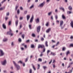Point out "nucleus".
I'll return each instance as SVG.
<instances>
[{
  "label": "nucleus",
  "mask_w": 73,
  "mask_h": 73,
  "mask_svg": "<svg viewBox=\"0 0 73 73\" xmlns=\"http://www.w3.org/2000/svg\"><path fill=\"white\" fill-rule=\"evenodd\" d=\"M45 2L44 1L42 3H41L40 4H39L38 7L39 8H42L45 5Z\"/></svg>",
  "instance_id": "1"
},
{
  "label": "nucleus",
  "mask_w": 73,
  "mask_h": 73,
  "mask_svg": "<svg viewBox=\"0 0 73 73\" xmlns=\"http://www.w3.org/2000/svg\"><path fill=\"white\" fill-rule=\"evenodd\" d=\"M5 55V52L1 50H0V57H3Z\"/></svg>",
  "instance_id": "2"
},
{
  "label": "nucleus",
  "mask_w": 73,
  "mask_h": 73,
  "mask_svg": "<svg viewBox=\"0 0 73 73\" xmlns=\"http://www.w3.org/2000/svg\"><path fill=\"white\" fill-rule=\"evenodd\" d=\"M13 63L14 65H15V66H16L17 69V70H19V69H20V66L18 64H16V62H15L14 61H13Z\"/></svg>",
  "instance_id": "3"
},
{
  "label": "nucleus",
  "mask_w": 73,
  "mask_h": 73,
  "mask_svg": "<svg viewBox=\"0 0 73 73\" xmlns=\"http://www.w3.org/2000/svg\"><path fill=\"white\" fill-rule=\"evenodd\" d=\"M41 29V26H39L36 28V31L38 33H39L40 31V29Z\"/></svg>",
  "instance_id": "4"
},
{
  "label": "nucleus",
  "mask_w": 73,
  "mask_h": 73,
  "mask_svg": "<svg viewBox=\"0 0 73 73\" xmlns=\"http://www.w3.org/2000/svg\"><path fill=\"white\" fill-rule=\"evenodd\" d=\"M1 64L3 65H5L7 64V60H4L1 62Z\"/></svg>",
  "instance_id": "5"
},
{
  "label": "nucleus",
  "mask_w": 73,
  "mask_h": 73,
  "mask_svg": "<svg viewBox=\"0 0 73 73\" xmlns=\"http://www.w3.org/2000/svg\"><path fill=\"white\" fill-rule=\"evenodd\" d=\"M35 21L36 23L37 24H38V23H40V19L38 18L36 19H35Z\"/></svg>",
  "instance_id": "6"
},
{
  "label": "nucleus",
  "mask_w": 73,
  "mask_h": 73,
  "mask_svg": "<svg viewBox=\"0 0 73 73\" xmlns=\"http://www.w3.org/2000/svg\"><path fill=\"white\" fill-rule=\"evenodd\" d=\"M30 17H31L30 15H27L26 16V19L27 21H29V19H30Z\"/></svg>",
  "instance_id": "7"
},
{
  "label": "nucleus",
  "mask_w": 73,
  "mask_h": 73,
  "mask_svg": "<svg viewBox=\"0 0 73 73\" xmlns=\"http://www.w3.org/2000/svg\"><path fill=\"white\" fill-rule=\"evenodd\" d=\"M2 27L3 29H7L6 25H5V24L4 23L2 25Z\"/></svg>",
  "instance_id": "8"
},
{
  "label": "nucleus",
  "mask_w": 73,
  "mask_h": 73,
  "mask_svg": "<svg viewBox=\"0 0 73 73\" xmlns=\"http://www.w3.org/2000/svg\"><path fill=\"white\" fill-rule=\"evenodd\" d=\"M45 46L44 45H42L39 44L38 45V48H42L43 47L44 48Z\"/></svg>",
  "instance_id": "9"
},
{
  "label": "nucleus",
  "mask_w": 73,
  "mask_h": 73,
  "mask_svg": "<svg viewBox=\"0 0 73 73\" xmlns=\"http://www.w3.org/2000/svg\"><path fill=\"white\" fill-rule=\"evenodd\" d=\"M50 31H51V29L50 28H48L46 30V32L47 33H49V32H50Z\"/></svg>",
  "instance_id": "10"
},
{
  "label": "nucleus",
  "mask_w": 73,
  "mask_h": 73,
  "mask_svg": "<svg viewBox=\"0 0 73 73\" xmlns=\"http://www.w3.org/2000/svg\"><path fill=\"white\" fill-rule=\"evenodd\" d=\"M8 41V39L7 38H4L3 39V41L6 42Z\"/></svg>",
  "instance_id": "11"
},
{
  "label": "nucleus",
  "mask_w": 73,
  "mask_h": 73,
  "mask_svg": "<svg viewBox=\"0 0 73 73\" xmlns=\"http://www.w3.org/2000/svg\"><path fill=\"white\" fill-rule=\"evenodd\" d=\"M33 16H32L31 17V19H30V22L31 23H32V21H33Z\"/></svg>",
  "instance_id": "12"
},
{
  "label": "nucleus",
  "mask_w": 73,
  "mask_h": 73,
  "mask_svg": "<svg viewBox=\"0 0 73 73\" xmlns=\"http://www.w3.org/2000/svg\"><path fill=\"white\" fill-rule=\"evenodd\" d=\"M63 23H64V22H63V21H60V26H62V25H63Z\"/></svg>",
  "instance_id": "13"
},
{
  "label": "nucleus",
  "mask_w": 73,
  "mask_h": 73,
  "mask_svg": "<svg viewBox=\"0 0 73 73\" xmlns=\"http://www.w3.org/2000/svg\"><path fill=\"white\" fill-rule=\"evenodd\" d=\"M18 23H19V21L18 20H17L15 21V25L16 27H17V25H18Z\"/></svg>",
  "instance_id": "14"
},
{
  "label": "nucleus",
  "mask_w": 73,
  "mask_h": 73,
  "mask_svg": "<svg viewBox=\"0 0 73 73\" xmlns=\"http://www.w3.org/2000/svg\"><path fill=\"white\" fill-rule=\"evenodd\" d=\"M5 9V6H4L3 7H1L0 8V11H2L3 10H4Z\"/></svg>",
  "instance_id": "15"
},
{
  "label": "nucleus",
  "mask_w": 73,
  "mask_h": 73,
  "mask_svg": "<svg viewBox=\"0 0 73 73\" xmlns=\"http://www.w3.org/2000/svg\"><path fill=\"white\" fill-rule=\"evenodd\" d=\"M70 24H71V27H72V28H73V21H71Z\"/></svg>",
  "instance_id": "16"
},
{
  "label": "nucleus",
  "mask_w": 73,
  "mask_h": 73,
  "mask_svg": "<svg viewBox=\"0 0 73 73\" xmlns=\"http://www.w3.org/2000/svg\"><path fill=\"white\" fill-rule=\"evenodd\" d=\"M19 8V5H16L15 7V11H17V9Z\"/></svg>",
  "instance_id": "17"
},
{
  "label": "nucleus",
  "mask_w": 73,
  "mask_h": 73,
  "mask_svg": "<svg viewBox=\"0 0 73 73\" xmlns=\"http://www.w3.org/2000/svg\"><path fill=\"white\" fill-rule=\"evenodd\" d=\"M62 17L63 19H65V17L64 15L62 14Z\"/></svg>",
  "instance_id": "18"
},
{
  "label": "nucleus",
  "mask_w": 73,
  "mask_h": 73,
  "mask_svg": "<svg viewBox=\"0 0 73 73\" xmlns=\"http://www.w3.org/2000/svg\"><path fill=\"white\" fill-rule=\"evenodd\" d=\"M72 12L71 11H67V13L68 14V15L71 14Z\"/></svg>",
  "instance_id": "19"
},
{
  "label": "nucleus",
  "mask_w": 73,
  "mask_h": 73,
  "mask_svg": "<svg viewBox=\"0 0 73 73\" xmlns=\"http://www.w3.org/2000/svg\"><path fill=\"white\" fill-rule=\"evenodd\" d=\"M18 64H20V63L21 64H23V61H22V60H20L18 61Z\"/></svg>",
  "instance_id": "20"
},
{
  "label": "nucleus",
  "mask_w": 73,
  "mask_h": 73,
  "mask_svg": "<svg viewBox=\"0 0 73 73\" xmlns=\"http://www.w3.org/2000/svg\"><path fill=\"white\" fill-rule=\"evenodd\" d=\"M45 45L47 47H48V42L47 41L45 43Z\"/></svg>",
  "instance_id": "21"
},
{
  "label": "nucleus",
  "mask_w": 73,
  "mask_h": 73,
  "mask_svg": "<svg viewBox=\"0 0 73 73\" xmlns=\"http://www.w3.org/2000/svg\"><path fill=\"white\" fill-rule=\"evenodd\" d=\"M23 19H24V17H19V20H22Z\"/></svg>",
  "instance_id": "22"
},
{
  "label": "nucleus",
  "mask_w": 73,
  "mask_h": 73,
  "mask_svg": "<svg viewBox=\"0 0 73 73\" xmlns=\"http://www.w3.org/2000/svg\"><path fill=\"white\" fill-rule=\"evenodd\" d=\"M52 13V12H50L48 13V16H50L51 15Z\"/></svg>",
  "instance_id": "23"
},
{
  "label": "nucleus",
  "mask_w": 73,
  "mask_h": 73,
  "mask_svg": "<svg viewBox=\"0 0 73 73\" xmlns=\"http://www.w3.org/2000/svg\"><path fill=\"white\" fill-rule=\"evenodd\" d=\"M68 9L70 10H72V7L70 6L68 7Z\"/></svg>",
  "instance_id": "24"
},
{
  "label": "nucleus",
  "mask_w": 73,
  "mask_h": 73,
  "mask_svg": "<svg viewBox=\"0 0 73 73\" xmlns=\"http://www.w3.org/2000/svg\"><path fill=\"white\" fill-rule=\"evenodd\" d=\"M70 53V51H68L66 53V56H68V54Z\"/></svg>",
  "instance_id": "25"
},
{
  "label": "nucleus",
  "mask_w": 73,
  "mask_h": 73,
  "mask_svg": "<svg viewBox=\"0 0 73 73\" xmlns=\"http://www.w3.org/2000/svg\"><path fill=\"white\" fill-rule=\"evenodd\" d=\"M9 16V12L6 13V16Z\"/></svg>",
  "instance_id": "26"
},
{
  "label": "nucleus",
  "mask_w": 73,
  "mask_h": 73,
  "mask_svg": "<svg viewBox=\"0 0 73 73\" xmlns=\"http://www.w3.org/2000/svg\"><path fill=\"white\" fill-rule=\"evenodd\" d=\"M33 7H34V5H32L31 6H30V9H32V8H33Z\"/></svg>",
  "instance_id": "27"
},
{
  "label": "nucleus",
  "mask_w": 73,
  "mask_h": 73,
  "mask_svg": "<svg viewBox=\"0 0 73 73\" xmlns=\"http://www.w3.org/2000/svg\"><path fill=\"white\" fill-rule=\"evenodd\" d=\"M49 22H47L46 23V27H48V26L49 25Z\"/></svg>",
  "instance_id": "28"
},
{
  "label": "nucleus",
  "mask_w": 73,
  "mask_h": 73,
  "mask_svg": "<svg viewBox=\"0 0 73 73\" xmlns=\"http://www.w3.org/2000/svg\"><path fill=\"white\" fill-rule=\"evenodd\" d=\"M55 19L57 20L58 19V16H57V15H55Z\"/></svg>",
  "instance_id": "29"
},
{
  "label": "nucleus",
  "mask_w": 73,
  "mask_h": 73,
  "mask_svg": "<svg viewBox=\"0 0 73 73\" xmlns=\"http://www.w3.org/2000/svg\"><path fill=\"white\" fill-rule=\"evenodd\" d=\"M22 37L23 38H24V37H25V35L24 34H23L22 35Z\"/></svg>",
  "instance_id": "30"
},
{
  "label": "nucleus",
  "mask_w": 73,
  "mask_h": 73,
  "mask_svg": "<svg viewBox=\"0 0 73 73\" xmlns=\"http://www.w3.org/2000/svg\"><path fill=\"white\" fill-rule=\"evenodd\" d=\"M60 9H62V10H63V12H64L65 11V9H64V8L63 7H61L60 8Z\"/></svg>",
  "instance_id": "31"
},
{
  "label": "nucleus",
  "mask_w": 73,
  "mask_h": 73,
  "mask_svg": "<svg viewBox=\"0 0 73 73\" xmlns=\"http://www.w3.org/2000/svg\"><path fill=\"white\" fill-rule=\"evenodd\" d=\"M31 47L32 48H34V45L33 44H31Z\"/></svg>",
  "instance_id": "32"
},
{
  "label": "nucleus",
  "mask_w": 73,
  "mask_h": 73,
  "mask_svg": "<svg viewBox=\"0 0 73 73\" xmlns=\"http://www.w3.org/2000/svg\"><path fill=\"white\" fill-rule=\"evenodd\" d=\"M11 45V46H14V43H13V42H12Z\"/></svg>",
  "instance_id": "33"
},
{
  "label": "nucleus",
  "mask_w": 73,
  "mask_h": 73,
  "mask_svg": "<svg viewBox=\"0 0 73 73\" xmlns=\"http://www.w3.org/2000/svg\"><path fill=\"white\" fill-rule=\"evenodd\" d=\"M65 49H66V48H65V47H64L62 49V50H63V51H64V50H65Z\"/></svg>",
  "instance_id": "34"
},
{
  "label": "nucleus",
  "mask_w": 73,
  "mask_h": 73,
  "mask_svg": "<svg viewBox=\"0 0 73 73\" xmlns=\"http://www.w3.org/2000/svg\"><path fill=\"white\" fill-rule=\"evenodd\" d=\"M11 33L10 31L8 32L7 33V35H11Z\"/></svg>",
  "instance_id": "35"
},
{
  "label": "nucleus",
  "mask_w": 73,
  "mask_h": 73,
  "mask_svg": "<svg viewBox=\"0 0 73 73\" xmlns=\"http://www.w3.org/2000/svg\"><path fill=\"white\" fill-rule=\"evenodd\" d=\"M32 66H33V69H34V70H36V68H35V66H34V65H33Z\"/></svg>",
  "instance_id": "36"
},
{
  "label": "nucleus",
  "mask_w": 73,
  "mask_h": 73,
  "mask_svg": "<svg viewBox=\"0 0 73 73\" xmlns=\"http://www.w3.org/2000/svg\"><path fill=\"white\" fill-rule=\"evenodd\" d=\"M17 14H19L20 13V10L19 9H18L17 11Z\"/></svg>",
  "instance_id": "37"
},
{
  "label": "nucleus",
  "mask_w": 73,
  "mask_h": 73,
  "mask_svg": "<svg viewBox=\"0 0 73 73\" xmlns=\"http://www.w3.org/2000/svg\"><path fill=\"white\" fill-rule=\"evenodd\" d=\"M43 69H46V68H47V67H46L45 66H44L43 67Z\"/></svg>",
  "instance_id": "38"
},
{
  "label": "nucleus",
  "mask_w": 73,
  "mask_h": 73,
  "mask_svg": "<svg viewBox=\"0 0 73 73\" xmlns=\"http://www.w3.org/2000/svg\"><path fill=\"white\" fill-rule=\"evenodd\" d=\"M11 24V21H10L9 22L8 25H10Z\"/></svg>",
  "instance_id": "39"
},
{
  "label": "nucleus",
  "mask_w": 73,
  "mask_h": 73,
  "mask_svg": "<svg viewBox=\"0 0 73 73\" xmlns=\"http://www.w3.org/2000/svg\"><path fill=\"white\" fill-rule=\"evenodd\" d=\"M32 36L33 37H35V34H32Z\"/></svg>",
  "instance_id": "40"
},
{
  "label": "nucleus",
  "mask_w": 73,
  "mask_h": 73,
  "mask_svg": "<svg viewBox=\"0 0 73 73\" xmlns=\"http://www.w3.org/2000/svg\"><path fill=\"white\" fill-rule=\"evenodd\" d=\"M30 73H32V70L31 69H30V70H29Z\"/></svg>",
  "instance_id": "41"
},
{
  "label": "nucleus",
  "mask_w": 73,
  "mask_h": 73,
  "mask_svg": "<svg viewBox=\"0 0 73 73\" xmlns=\"http://www.w3.org/2000/svg\"><path fill=\"white\" fill-rule=\"evenodd\" d=\"M38 60L40 62H41V61H42V59L41 58H39Z\"/></svg>",
  "instance_id": "42"
},
{
  "label": "nucleus",
  "mask_w": 73,
  "mask_h": 73,
  "mask_svg": "<svg viewBox=\"0 0 73 73\" xmlns=\"http://www.w3.org/2000/svg\"><path fill=\"white\" fill-rule=\"evenodd\" d=\"M20 9L21 10H23V7H20Z\"/></svg>",
  "instance_id": "43"
},
{
  "label": "nucleus",
  "mask_w": 73,
  "mask_h": 73,
  "mask_svg": "<svg viewBox=\"0 0 73 73\" xmlns=\"http://www.w3.org/2000/svg\"><path fill=\"white\" fill-rule=\"evenodd\" d=\"M51 53L52 55H53V56H55L56 55V54L54 53L51 52Z\"/></svg>",
  "instance_id": "44"
},
{
  "label": "nucleus",
  "mask_w": 73,
  "mask_h": 73,
  "mask_svg": "<svg viewBox=\"0 0 73 73\" xmlns=\"http://www.w3.org/2000/svg\"><path fill=\"white\" fill-rule=\"evenodd\" d=\"M45 52V47H44L43 52Z\"/></svg>",
  "instance_id": "45"
},
{
  "label": "nucleus",
  "mask_w": 73,
  "mask_h": 73,
  "mask_svg": "<svg viewBox=\"0 0 73 73\" xmlns=\"http://www.w3.org/2000/svg\"><path fill=\"white\" fill-rule=\"evenodd\" d=\"M46 62H47L45 60V62H42V64H46Z\"/></svg>",
  "instance_id": "46"
},
{
  "label": "nucleus",
  "mask_w": 73,
  "mask_h": 73,
  "mask_svg": "<svg viewBox=\"0 0 73 73\" xmlns=\"http://www.w3.org/2000/svg\"><path fill=\"white\" fill-rule=\"evenodd\" d=\"M8 17H5V20H6V21H7V20H8Z\"/></svg>",
  "instance_id": "47"
},
{
  "label": "nucleus",
  "mask_w": 73,
  "mask_h": 73,
  "mask_svg": "<svg viewBox=\"0 0 73 73\" xmlns=\"http://www.w3.org/2000/svg\"><path fill=\"white\" fill-rule=\"evenodd\" d=\"M6 0H3V1L2 2H1V3H5V1H6Z\"/></svg>",
  "instance_id": "48"
},
{
  "label": "nucleus",
  "mask_w": 73,
  "mask_h": 73,
  "mask_svg": "<svg viewBox=\"0 0 73 73\" xmlns=\"http://www.w3.org/2000/svg\"><path fill=\"white\" fill-rule=\"evenodd\" d=\"M49 52H50V50H48L47 52V55H48V54H49Z\"/></svg>",
  "instance_id": "49"
},
{
  "label": "nucleus",
  "mask_w": 73,
  "mask_h": 73,
  "mask_svg": "<svg viewBox=\"0 0 73 73\" xmlns=\"http://www.w3.org/2000/svg\"><path fill=\"white\" fill-rule=\"evenodd\" d=\"M28 58H26L25 59V62H27V61H28Z\"/></svg>",
  "instance_id": "50"
},
{
  "label": "nucleus",
  "mask_w": 73,
  "mask_h": 73,
  "mask_svg": "<svg viewBox=\"0 0 73 73\" xmlns=\"http://www.w3.org/2000/svg\"><path fill=\"white\" fill-rule=\"evenodd\" d=\"M10 69H11V70H13V66H11L10 67Z\"/></svg>",
  "instance_id": "51"
},
{
  "label": "nucleus",
  "mask_w": 73,
  "mask_h": 73,
  "mask_svg": "<svg viewBox=\"0 0 73 73\" xmlns=\"http://www.w3.org/2000/svg\"><path fill=\"white\" fill-rule=\"evenodd\" d=\"M55 12L56 13H57V12H58V10L57 9H55Z\"/></svg>",
  "instance_id": "52"
},
{
  "label": "nucleus",
  "mask_w": 73,
  "mask_h": 73,
  "mask_svg": "<svg viewBox=\"0 0 73 73\" xmlns=\"http://www.w3.org/2000/svg\"><path fill=\"white\" fill-rule=\"evenodd\" d=\"M23 64V66H25V63L23 62V63H22Z\"/></svg>",
  "instance_id": "53"
},
{
  "label": "nucleus",
  "mask_w": 73,
  "mask_h": 73,
  "mask_svg": "<svg viewBox=\"0 0 73 73\" xmlns=\"http://www.w3.org/2000/svg\"><path fill=\"white\" fill-rule=\"evenodd\" d=\"M50 1V0H46V2L47 3H49Z\"/></svg>",
  "instance_id": "54"
},
{
  "label": "nucleus",
  "mask_w": 73,
  "mask_h": 73,
  "mask_svg": "<svg viewBox=\"0 0 73 73\" xmlns=\"http://www.w3.org/2000/svg\"><path fill=\"white\" fill-rule=\"evenodd\" d=\"M19 41H20V42L21 41V38H19Z\"/></svg>",
  "instance_id": "55"
},
{
  "label": "nucleus",
  "mask_w": 73,
  "mask_h": 73,
  "mask_svg": "<svg viewBox=\"0 0 73 73\" xmlns=\"http://www.w3.org/2000/svg\"><path fill=\"white\" fill-rule=\"evenodd\" d=\"M29 28L30 29H31V25H29Z\"/></svg>",
  "instance_id": "56"
},
{
  "label": "nucleus",
  "mask_w": 73,
  "mask_h": 73,
  "mask_svg": "<svg viewBox=\"0 0 73 73\" xmlns=\"http://www.w3.org/2000/svg\"><path fill=\"white\" fill-rule=\"evenodd\" d=\"M52 60H51L50 61L49 63V64H50L52 63Z\"/></svg>",
  "instance_id": "57"
},
{
  "label": "nucleus",
  "mask_w": 73,
  "mask_h": 73,
  "mask_svg": "<svg viewBox=\"0 0 73 73\" xmlns=\"http://www.w3.org/2000/svg\"><path fill=\"white\" fill-rule=\"evenodd\" d=\"M22 27V25H21V24L20 26V29H21V28Z\"/></svg>",
  "instance_id": "58"
},
{
  "label": "nucleus",
  "mask_w": 73,
  "mask_h": 73,
  "mask_svg": "<svg viewBox=\"0 0 73 73\" xmlns=\"http://www.w3.org/2000/svg\"><path fill=\"white\" fill-rule=\"evenodd\" d=\"M41 39L42 41H43L44 40V38L42 37L41 38Z\"/></svg>",
  "instance_id": "59"
},
{
  "label": "nucleus",
  "mask_w": 73,
  "mask_h": 73,
  "mask_svg": "<svg viewBox=\"0 0 73 73\" xmlns=\"http://www.w3.org/2000/svg\"><path fill=\"white\" fill-rule=\"evenodd\" d=\"M70 38L71 39H73V36H71L70 37Z\"/></svg>",
  "instance_id": "60"
},
{
  "label": "nucleus",
  "mask_w": 73,
  "mask_h": 73,
  "mask_svg": "<svg viewBox=\"0 0 73 73\" xmlns=\"http://www.w3.org/2000/svg\"><path fill=\"white\" fill-rule=\"evenodd\" d=\"M59 44V42H58L56 44V46H57V45H58Z\"/></svg>",
  "instance_id": "61"
},
{
  "label": "nucleus",
  "mask_w": 73,
  "mask_h": 73,
  "mask_svg": "<svg viewBox=\"0 0 73 73\" xmlns=\"http://www.w3.org/2000/svg\"><path fill=\"white\" fill-rule=\"evenodd\" d=\"M70 46H71L72 47H73V44H70Z\"/></svg>",
  "instance_id": "62"
},
{
  "label": "nucleus",
  "mask_w": 73,
  "mask_h": 73,
  "mask_svg": "<svg viewBox=\"0 0 73 73\" xmlns=\"http://www.w3.org/2000/svg\"><path fill=\"white\" fill-rule=\"evenodd\" d=\"M27 11H25L24 12V13L25 14H27Z\"/></svg>",
  "instance_id": "63"
},
{
  "label": "nucleus",
  "mask_w": 73,
  "mask_h": 73,
  "mask_svg": "<svg viewBox=\"0 0 73 73\" xmlns=\"http://www.w3.org/2000/svg\"><path fill=\"white\" fill-rule=\"evenodd\" d=\"M51 41H52V42H54V43H55V41L53 40H51Z\"/></svg>",
  "instance_id": "64"
}]
</instances>
